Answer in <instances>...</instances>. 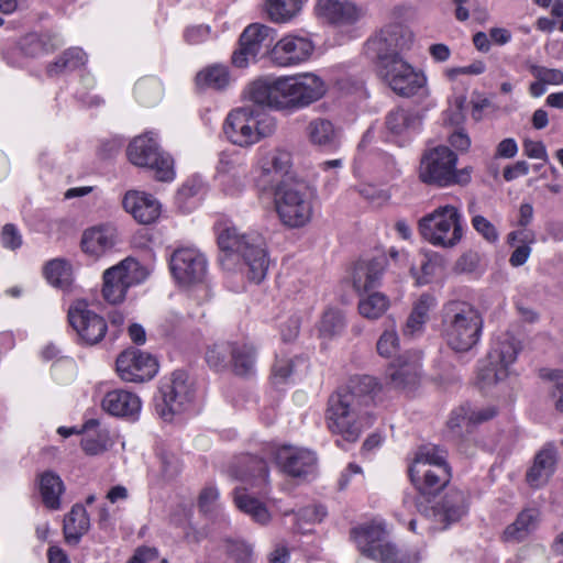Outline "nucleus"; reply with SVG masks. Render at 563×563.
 I'll return each mask as SVG.
<instances>
[{
	"instance_id": "nucleus-39",
	"label": "nucleus",
	"mask_w": 563,
	"mask_h": 563,
	"mask_svg": "<svg viewBox=\"0 0 563 563\" xmlns=\"http://www.w3.org/2000/svg\"><path fill=\"white\" fill-rule=\"evenodd\" d=\"M196 85L200 89L221 90L230 82L227 67L222 65L208 66L196 75Z\"/></svg>"
},
{
	"instance_id": "nucleus-51",
	"label": "nucleus",
	"mask_w": 563,
	"mask_h": 563,
	"mask_svg": "<svg viewBox=\"0 0 563 563\" xmlns=\"http://www.w3.org/2000/svg\"><path fill=\"white\" fill-rule=\"evenodd\" d=\"M448 427L457 437L472 431L473 424L470 421L468 405H463L452 412Z\"/></svg>"
},
{
	"instance_id": "nucleus-48",
	"label": "nucleus",
	"mask_w": 563,
	"mask_h": 563,
	"mask_svg": "<svg viewBox=\"0 0 563 563\" xmlns=\"http://www.w3.org/2000/svg\"><path fill=\"white\" fill-rule=\"evenodd\" d=\"M345 328V316L344 313L334 308H329L322 314L319 332L323 338H333L340 334Z\"/></svg>"
},
{
	"instance_id": "nucleus-29",
	"label": "nucleus",
	"mask_w": 563,
	"mask_h": 563,
	"mask_svg": "<svg viewBox=\"0 0 563 563\" xmlns=\"http://www.w3.org/2000/svg\"><path fill=\"white\" fill-rule=\"evenodd\" d=\"M117 231L111 227L91 228L84 232L81 249L85 253L99 256L115 244Z\"/></svg>"
},
{
	"instance_id": "nucleus-22",
	"label": "nucleus",
	"mask_w": 563,
	"mask_h": 563,
	"mask_svg": "<svg viewBox=\"0 0 563 563\" xmlns=\"http://www.w3.org/2000/svg\"><path fill=\"white\" fill-rule=\"evenodd\" d=\"M243 96L255 106L285 110L286 101H283L282 77H258L246 86Z\"/></svg>"
},
{
	"instance_id": "nucleus-27",
	"label": "nucleus",
	"mask_w": 563,
	"mask_h": 563,
	"mask_svg": "<svg viewBox=\"0 0 563 563\" xmlns=\"http://www.w3.org/2000/svg\"><path fill=\"white\" fill-rule=\"evenodd\" d=\"M101 406L115 417H135L140 412L141 400L131 391L114 389L104 395Z\"/></svg>"
},
{
	"instance_id": "nucleus-6",
	"label": "nucleus",
	"mask_w": 563,
	"mask_h": 563,
	"mask_svg": "<svg viewBox=\"0 0 563 563\" xmlns=\"http://www.w3.org/2000/svg\"><path fill=\"white\" fill-rule=\"evenodd\" d=\"M457 156L446 146H437L423 153L419 179L427 185L448 187L465 185L471 180L466 168L456 169Z\"/></svg>"
},
{
	"instance_id": "nucleus-47",
	"label": "nucleus",
	"mask_w": 563,
	"mask_h": 563,
	"mask_svg": "<svg viewBox=\"0 0 563 563\" xmlns=\"http://www.w3.org/2000/svg\"><path fill=\"white\" fill-rule=\"evenodd\" d=\"M235 343L220 342L210 346L206 352V361L209 366L217 371H221L231 364V357Z\"/></svg>"
},
{
	"instance_id": "nucleus-37",
	"label": "nucleus",
	"mask_w": 563,
	"mask_h": 563,
	"mask_svg": "<svg viewBox=\"0 0 563 563\" xmlns=\"http://www.w3.org/2000/svg\"><path fill=\"white\" fill-rule=\"evenodd\" d=\"M234 503L242 512L250 516L260 525H267L272 519L271 512L266 508L265 504L254 496L249 495L245 489H235Z\"/></svg>"
},
{
	"instance_id": "nucleus-24",
	"label": "nucleus",
	"mask_w": 563,
	"mask_h": 563,
	"mask_svg": "<svg viewBox=\"0 0 563 563\" xmlns=\"http://www.w3.org/2000/svg\"><path fill=\"white\" fill-rule=\"evenodd\" d=\"M420 368L421 364L418 355H401L388 368L389 384L396 389H411L420 380Z\"/></svg>"
},
{
	"instance_id": "nucleus-41",
	"label": "nucleus",
	"mask_w": 563,
	"mask_h": 563,
	"mask_svg": "<svg viewBox=\"0 0 563 563\" xmlns=\"http://www.w3.org/2000/svg\"><path fill=\"white\" fill-rule=\"evenodd\" d=\"M47 282L60 289H68L73 283L70 265L64 260H52L44 267Z\"/></svg>"
},
{
	"instance_id": "nucleus-57",
	"label": "nucleus",
	"mask_w": 563,
	"mask_h": 563,
	"mask_svg": "<svg viewBox=\"0 0 563 563\" xmlns=\"http://www.w3.org/2000/svg\"><path fill=\"white\" fill-rule=\"evenodd\" d=\"M474 229L483 235L488 242H495L498 240V232L494 224L483 216H475L472 219Z\"/></svg>"
},
{
	"instance_id": "nucleus-1",
	"label": "nucleus",
	"mask_w": 563,
	"mask_h": 563,
	"mask_svg": "<svg viewBox=\"0 0 563 563\" xmlns=\"http://www.w3.org/2000/svg\"><path fill=\"white\" fill-rule=\"evenodd\" d=\"M380 390L378 380L369 375L353 377L346 387L331 395L327 409L329 430L347 442H355L364 428L372 424L371 408Z\"/></svg>"
},
{
	"instance_id": "nucleus-9",
	"label": "nucleus",
	"mask_w": 563,
	"mask_h": 563,
	"mask_svg": "<svg viewBox=\"0 0 563 563\" xmlns=\"http://www.w3.org/2000/svg\"><path fill=\"white\" fill-rule=\"evenodd\" d=\"M419 232L435 246L452 247L462 239L461 213L452 205L438 207L419 220Z\"/></svg>"
},
{
	"instance_id": "nucleus-61",
	"label": "nucleus",
	"mask_w": 563,
	"mask_h": 563,
	"mask_svg": "<svg viewBox=\"0 0 563 563\" xmlns=\"http://www.w3.org/2000/svg\"><path fill=\"white\" fill-rule=\"evenodd\" d=\"M479 263V255L476 252H466L455 262L454 271L456 273H473Z\"/></svg>"
},
{
	"instance_id": "nucleus-23",
	"label": "nucleus",
	"mask_w": 563,
	"mask_h": 563,
	"mask_svg": "<svg viewBox=\"0 0 563 563\" xmlns=\"http://www.w3.org/2000/svg\"><path fill=\"white\" fill-rule=\"evenodd\" d=\"M275 461L285 473L299 477L313 471L317 459L310 450L284 445L276 450Z\"/></svg>"
},
{
	"instance_id": "nucleus-53",
	"label": "nucleus",
	"mask_w": 563,
	"mask_h": 563,
	"mask_svg": "<svg viewBox=\"0 0 563 563\" xmlns=\"http://www.w3.org/2000/svg\"><path fill=\"white\" fill-rule=\"evenodd\" d=\"M227 552L236 563H246L252 556V548L244 541L228 540Z\"/></svg>"
},
{
	"instance_id": "nucleus-33",
	"label": "nucleus",
	"mask_w": 563,
	"mask_h": 563,
	"mask_svg": "<svg viewBox=\"0 0 563 563\" xmlns=\"http://www.w3.org/2000/svg\"><path fill=\"white\" fill-rule=\"evenodd\" d=\"M422 117L418 111L396 108L386 115V128L393 134L399 135L416 131L421 126Z\"/></svg>"
},
{
	"instance_id": "nucleus-13",
	"label": "nucleus",
	"mask_w": 563,
	"mask_h": 563,
	"mask_svg": "<svg viewBox=\"0 0 563 563\" xmlns=\"http://www.w3.org/2000/svg\"><path fill=\"white\" fill-rule=\"evenodd\" d=\"M413 42L412 32L401 24H390L366 43V52L377 60V68L390 60L402 58L400 53L409 49Z\"/></svg>"
},
{
	"instance_id": "nucleus-55",
	"label": "nucleus",
	"mask_w": 563,
	"mask_h": 563,
	"mask_svg": "<svg viewBox=\"0 0 563 563\" xmlns=\"http://www.w3.org/2000/svg\"><path fill=\"white\" fill-rule=\"evenodd\" d=\"M531 73L537 78V80L543 82L544 85H560L563 82V71L560 69H552L534 65L531 67Z\"/></svg>"
},
{
	"instance_id": "nucleus-59",
	"label": "nucleus",
	"mask_w": 563,
	"mask_h": 563,
	"mask_svg": "<svg viewBox=\"0 0 563 563\" xmlns=\"http://www.w3.org/2000/svg\"><path fill=\"white\" fill-rule=\"evenodd\" d=\"M470 421L473 427L493 419L497 415L494 406L472 407L468 405Z\"/></svg>"
},
{
	"instance_id": "nucleus-46",
	"label": "nucleus",
	"mask_w": 563,
	"mask_h": 563,
	"mask_svg": "<svg viewBox=\"0 0 563 563\" xmlns=\"http://www.w3.org/2000/svg\"><path fill=\"white\" fill-rule=\"evenodd\" d=\"M255 350L247 344H235L231 364L236 375L246 376L253 372Z\"/></svg>"
},
{
	"instance_id": "nucleus-35",
	"label": "nucleus",
	"mask_w": 563,
	"mask_h": 563,
	"mask_svg": "<svg viewBox=\"0 0 563 563\" xmlns=\"http://www.w3.org/2000/svg\"><path fill=\"white\" fill-rule=\"evenodd\" d=\"M321 14L332 23H352L358 18V9L351 2L339 0H319Z\"/></svg>"
},
{
	"instance_id": "nucleus-11",
	"label": "nucleus",
	"mask_w": 563,
	"mask_h": 563,
	"mask_svg": "<svg viewBox=\"0 0 563 563\" xmlns=\"http://www.w3.org/2000/svg\"><path fill=\"white\" fill-rule=\"evenodd\" d=\"M126 154L133 165L155 170L157 180L170 181L174 179L173 158L159 150L158 144L150 134L134 137L128 146Z\"/></svg>"
},
{
	"instance_id": "nucleus-38",
	"label": "nucleus",
	"mask_w": 563,
	"mask_h": 563,
	"mask_svg": "<svg viewBox=\"0 0 563 563\" xmlns=\"http://www.w3.org/2000/svg\"><path fill=\"white\" fill-rule=\"evenodd\" d=\"M306 0H266L265 11L275 23H285L295 18Z\"/></svg>"
},
{
	"instance_id": "nucleus-34",
	"label": "nucleus",
	"mask_w": 563,
	"mask_h": 563,
	"mask_svg": "<svg viewBox=\"0 0 563 563\" xmlns=\"http://www.w3.org/2000/svg\"><path fill=\"white\" fill-rule=\"evenodd\" d=\"M306 133L312 145L321 147H334L338 145V131L332 122L327 119L317 118L311 120L306 128Z\"/></svg>"
},
{
	"instance_id": "nucleus-4",
	"label": "nucleus",
	"mask_w": 563,
	"mask_h": 563,
	"mask_svg": "<svg viewBox=\"0 0 563 563\" xmlns=\"http://www.w3.org/2000/svg\"><path fill=\"white\" fill-rule=\"evenodd\" d=\"M218 244L221 251L243 257L251 282L258 284L265 278L269 261L265 240L260 233L241 234L236 228H225L218 235Z\"/></svg>"
},
{
	"instance_id": "nucleus-21",
	"label": "nucleus",
	"mask_w": 563,
	"mask_h": 563,
	"mask_svg": "<svg viewBox=\"0 0 563 563\" xmlns=\"http://www.w3.org/2000/svg\"><path fill=\"white\" fill-rule=\"evenodd\" d=\"M468 509L467 495L460 489H449L439 501L430 508H424L427 517H432L435 522L446 528L453 522L459 521Z\"/></svg>"
},
{
	"instance_id": "nucleus-10",
	"label": "nucleus",
	"mask_w": 563,
	"mask_h": 563,
	"mask_svg": "<svg viewBox=\"0 0 563 563\" xmlns=\"http://www.w3.org/2000/svg\"><path fill=\"white\" fill-rule=\"evenodd\" d=\"M378 74L384 82L400 97L429 96L426 74L404 58L379 66Z\"/></svg>"
},
{
	"instance_id": "nucleus-7",
	"label": "nucleus",
	"mask_w": 563,
	"mask_h": 563,
	"mask_svg": "<svg viewBox=\"0 0 563 563\" xmlns=\"http://www.w3.org/2000/svg\"><path fill=\"white\" fill-rule=\"evenodd\" d=\"M409 475L422 495L438 493L451 479L444 452L435 446L420 448L409 468Z\"/></svg>"
},
{
	"instance_id": "nucleus-8",
	"label": "nucleus",
	"mask_w": 563,
	"mask_h": 563,
	"mask_svg": "<svg viewBox=\"0 0 563 563\" xmlns=\"http://www.w3.org/2000/svg\"><path fill=\"white\" fill-rule=\"evenodd\" d=\"M351 534L363 555L380 563H419L421 560L418 550L400 551L386 541L379 526L354 528Z\"/></svg>"
},
{
	"instance_id": "nucleus-32",
	"label": "nucleus",
	"mask_w": 563,
	"mask_h": 563,
	"mask_svg": "<svg viewBox=\"0 0 563 563\" xmlns=\"http://www.w3.org/2000/svg\"><path fill=\"white\" fill-rule=\"evenodd\" d=\"M437 299L430 294H422L413 303L412 310L402 329L405 335L413 336L422 332L429 319V312L435 307Z\"/></svg>"
},
{
	"instance_id": "nucleus-60",
	"label": "nucleus",
	"mask_w": 563,
	"mask_h": 563,
	"mask_svg": "<svg viewBox=\"0 0 563 563\" xmlns=\"http://www.w3.org/2000/svg\"><path fill=\"white\" fill-rule=\"evenodd\" d=\"M1 242L4 247L10 250H16L22 245V236L15 225L8 223L2 228Z\"/></svg>"
},
{
	"instance_id": "nucleus-49",
	"label": "nucleus",
	"mask_w": 563,
	"mask_h": 563,
	"mask_svg": "<svg viewBox=\"0 0 563 563\" xmlns=\"http://www.w3.org/2000/svg\"><path fill=\"white\" fill-rule=\"evenodd\" d=\"M271 29L262 24L249 25L240 36V44L247 46L249 52L255 51L260 54L264 41L268 37Z\"/></svg>"
},
{
	"instance_id": "nucleus-28",
	"label": "nucleus",
	"mask_w": 563,
	"mask_h": 563,
	"mask_svg": "<svg viewBox=\"0 0 563 563\" xmlns=\"http://www.w3.org/2000/svg\"><path fill=\"white\" fill-rule=\"evenodd\" d=\"M540 510L534 507L522 509L515 521L506 527L503 539L507 542H521L527 539L539 526Z\"/></svg>"
},
{
	"instance_id": "nucleus-26",
	"label": "nucleus",
	"mask_w": 563,
	"mask_h": 563,
	"mask_svg": "<svg viewBox=\"0 0 563 563\" xmlns=\"http://www.w3.org/2000/svg\"><path fill=\"white\" fill-rule=\"evenodd\" d=\"M556 449L552 443L545 444L534 456L532 466L526 474L528 484L539 488L548 483L556 466Z\"/></svg>"
},
{
	"instance_id": "nucleus-50",
	"label": "nucleus",
	"mask_w": 563,
	"mask_h": 563,
	"mask_svg": "<svg viewBox=\"0 0 563 563\" xmlns=\"http://www.w3.org/2000/svg\"><path fill=\"white\" fill-rule=\"evenodd\" d=\"M539 377L553 383L551 396L554 399L555 409L563 412V371L541 368Z\"/></svg>"
},
{
	"instance_id": "nucleus-3",
	"label": "nucleus",
	"mask_w": 563,
	"mask_h": 563,
	"mask_svg": "<svg viewBox=\"0 0 563 563\" xmlns=\"http://www.w3.org/2000/svg\"><path fill=\"white\" fill-rule=\"evenodd\" d=\"M316 189L301 179H283L275 188L274 203L280 222L290 229L306 227L314 212Z\"/></svg>"
},
{
	"instance_id": "nucleus-44",
	"label": "nucleus",
	"mask_w": 563,
	"mask_h": 563,
	"mask_svg": "<svg viewBox=\"0 0 563 563\" xmlns=\"http://www.w3.org/2000/svg\"><path fill=\"white\" fill-rule=\"evenodd\" d=\"M439 268L437 256L420 254L418 261L410 267L411 276L419 286L429 284Z\"/></svg>"
},
{
	"instance_id": "nucleus-36",
	"label": "nucleus",
	"mask_w": 563,
	"mask_h": 563,
	"mask_svg": "<svg viewBox=\"0 0 563 563\" xmlns=\"http://www.w3.org/2000/svg\"><path fill=\"white\" fill-rule=\"evenodd\" d=\"M40 493L45 507L57 510L60 508V495L65 490L62 478L52 471H46L40 475Z\"/></svg>"
},
{
	"instance_id": "nucleus-42",
	"label": "nucleus",
	"mask_w": 563,
	"mask_h": 563,
	"mask_svg": "<svg viewBox=\"0 0 563 563\" xmlns=\"http://www.w3.org/2000/svg\"><path fill=\"white\" fill-rule=\"evenodd\" d=\"M389 299L383 292H372L358 301V311L368 320L379 319L389 308Z\"/></svg>"
},
{
	"instance_id": "nucleus-14",
	"label": "nucleus",
	"mask_w": 563,
	"mask_h": 563,
	"mask_svg": "<svg viewBox=\"0 0 563 563\" xmlns=\"http://www.w3.org/2000/svg\"><path fill=\"white\" fill-rule=\"evenodd\" d=\"M170 273L177 284L184 287L202 284L208 274V261L196 247H178L169 258Z\"/></svg>"
},
{
	"instance_id": "nucleus-31",
	"label": "nucleus",
	"mask_w": 563,
	"mask_h": 563,
	"mask_svg": "<svg viewBox=\"0 0 563 563\" xmlns=\"http://www.w3.org/2000/svg\"><path fill=\"white\" fill-rule=\"evenodd\" d=\"M89 527L90 521L86 508L79 504L74 505L64 519L63 533L66 543L77 545Z\"/></svg>"
},
{
	"instance_id": "nucleus-43",
	"label": "nucleus",
	"mask_w": 563,
	"mask_h": 563,
	"mask_svg": "<svg viewBox=\"0 0 563 563\" xmlns=\"http://www.w3.org/2000/svg\"><path fill=\"white\" fill-rule=\"evenodd\" d=\"M291 167V153L285 148H274L265 154L261 159L263 174L271 173L286 174Z\"/></svg>"
},
{
	"instance_id": "nucleus-16",
	"label": "nucleus",
	"mask_w": 563,
	"mask_h": 563,
	"mask_svg": "<svg viewBox=\"0 0 563 563\" xmlns=\"http://www.w3.org/2000/svg\"><path fill=\"white\" fill-rule=\"evenodd\" d=\"M68 322L79 340L88 345L99 343L106 335L108 325L103 317L89 308L86 300H75L68 308Z\"/></svg>"
},
{
	"instance_id": "nucleus-64",
	"label": "nucleus",
	"mask_w": 563,
	"mask_h": 563,
	"mask_svg": "<svg viewBox=\"0 0 563 563\" xmlns=\"http://www.w3.org/2000/svg\"><path fill=\"white\" fill-rule=\"evenodd\" d=\"M257 55L258 54L255 51L249 52L247 46H242L240 44L239 49L232 54V64L239 68H244L250 64V62L255 60Z\"/></svg>"
},
{
	"instance_id": "nucleus-20",
	"label": "nucleus",
	"mask_w": 563,
	"mask_h": 563,
	"mask_svg": "<svg viewBox=\"0 0 563 563\" xmlns=\"http://www.w3.org/2000/svg\"><path fill=\"white\" fill-rule=\"evenodd\" d=\"M312 42L303 36L287 35L271 49L269 58L274 65L286 67L306 62L313 52Z\"/></svg>"
},
{
	"instance_id": "nucleus-40",
	"label": "nucleus",
	"mask_w": 563,
	"mask_h": 563,
	"mask_svg": "<svg viewBox=\"0 0 563 563\" xmlns=\"http://www.w3.org/2000/svg\"><path fill=\"white\" fill-rule=\"evenodd\" d=\"M98 420L90 419L84 424L85 434L81 439V448L88 455H97L106 451L108 434L106 431H97Z\"/></svg>"
},
{
	"instance_id": "nucleus-63",
	"label": "nucleus",
	"mask_w": 563,
	"mask_h": 563,
	"mask_svg": "<svg viewBox=\"0 0 563 563\" xmlns=\"http://www.w3.org/2000/svg\"><path fill=\"white\" fill-rule=\"evenodd\" d=\"M210 34V26L209 25H194L188 27L185 31V40L189 44H199L205 42Z\"/></svg>"
},
{
	"instance_id": "nucleus-5",
	"label": "nucleus",
	"mask_w": 563,
	"mask_h": 563,
	"mask_svg": "<svg viewBox=\"0 0 563 563\" xmlns=\"http://www.w3.org/2000/svg\"><path fill=\"white\" fill-rule=\"evenodd\" d=\"M276 130L275 120L251 106L231 111L224 123V133L235 145L250 146L271 136Z\"/></svg>"
},
{
	"instance_id": "nucleus-25",
	"label": "nucleus",
	"mask_w": 563,
	"mask_h": 563,
	"mask_svg": "<svg viewBox=\"0 0 563 563\" xmlns=\"http://www.w3.org/2000/svg\"><path fill=\"white\" fill-rule=\"evenodd\" d=\"M123 208L139 223L151 224L161 214V203L152 195L139 190H130L124 195Z\"/></svg>"
},
{
	"instance_id": "nucleus-17",
	"label": "nucleus",
	"mask_w": 563,
	"mask_h": 563,
	"mask_svg": "<svg viewBox=\"0 0 563 563\" xmlns=\"http://www.w3.org/2000/svg\"><path fill=\"white\" fill-rule=\"evenodd\" d=\"M159 390L162 400L157 401L156 409L165 421H172L175 415L185 411L192 400L191 385L183 372L173 373Z\"/></svg>"
},
{
	"instance_id": "nucleus-18",
	"label": "nucleus",
	"mask_w": 563,
	"mask_h": 563,
	"mask_svg": "<svg viewBox=\"0 0 563 563\" xmlns=\"http://www.w3.org/2000/svg\"><path fill=\"white\" fill-rule=\"evenodd\" d=\"M158 371L155 357L136 349L123 351L117 358V372L121 379L143 383L152 379Z\"/></svg>"
},
{
	"instance_id": "nucleus-12",
	"label": "nucleus",
	"mask_w": 563,
	"mask_h": 563,
	"mask_svg": "<svg viewBox=\"0 0 563 563\" xmlns=\"http://www.w3.org/2000/svg\"><path fill=\"white\" fill-rule=\"evenodd\" d=\"M147 271L136 260L128 257L103 273L102 296L109 303L124 300L126 290L147 277Z\"/></svg>"
},
{
	"instance_id": "nucleus-19",
	"label": "nucleus",
	"mask_w": 563,
	"mask_h": 563,
	"mask_svg": "<svg viewBox=\"0 0 563 563\" xmlns=\"http://www.w3.org/2000/svg\"><path fill=\"white\" fill-rule=\"evenodd\" d=\"M519 352V343L510 336L499 340L488 354L489 366L481 369L479 378L487 385L503 380L508 375Z\"/></svg>"
},
{
	"instance_id": "nucleus-2",
	"label": "nucleus",
	"mask_w": 563,
	"mask_h": 563,
	"mask_svg": "<svg viewBox=\"0 0 563 563\" xmlns=\"http://www.w3.org/2000/svg\"><path fill=\"white\" fill-rule=\"evenodd\" d=\"M441 335L455 352L472 350L482 335L484 319L481 311L465 300H449L440 311Z\"/></svg>"
},
{
	"instance_id": "nucleus-54",
	"label": "nucleus",
	"mask_w": 563,
	"mask_h": 563,
	"mask_svg": "<svg viewBox=\"0 0 563 563\" xmlns=\"http://www.w3.org/2000/svg\"><path fill=\"white\" fill-rule=\"evenodd\" d=\"M398 335L396 331H385L378 339L376 347L380 356L390 357L398 349Z\"/></svg>"
},
{
	"instance_id": "nucleus-15",
	"label": "nucleus",
	"mask_w": 563,
	"mask_h": 563,
	"mask_svg": "<svg viewBox=\"0 0 563 563\" xmlns=\"http://www.w3.org/2000/svg\"><path fill=\"white\" fill-rule=\"evenodd\" d=\"M283 101L286 109H298L318 101L325 92L323 80L314 74L305 73L282 77Z\"/></svg>"
},
{
	"instance_id": "nucleus-45",
	"label": "nucleus",
	"mask_w": 563,
	"mask_h": 563,
	"mask_svg": "<svg viewBox=\"0 0 563 563\" xmlns=\"http://www.w3.org/2000/svg\"><path fill=\"white\" fill-rule=\"evenodd\" d=\"M87 60L86 53L78 47L69 48L63 53V55L53 64L47 67V74L55 76L60 74L63 70H74L82 65Z\"/></svg>"
},
{
	"instance_id": "nucleus-30",
	"label": "nucleus",
	"mask_w": 563,
	"mask_h": 563,
	"mask_svg": "<svg viewBox=\"0 0 563 563\" xmlns=\"http://www.w3.org/2000/svg\"><path fill=\"white\" fill-rule=\"evenodd\" d=\"M384 267L377 260L357 262L352 271L353 288L357 292L376 287L383 276Z\"/></svg>"
},
{
	"instance_id": "nucleus-56",
	"label": "nucleus",
	"mask_w": 563,
	"mask_h": 563,
	"mask_svg": "<svg viewBox=\"0 0 563 563\" xmlns=\"http://www.w3.org/2000/svg\"><path fill=\"white\" fill-rule=\"evenodd\" d=\"M162 475L165 479L175 478L180 472V464L178 459L172 453H162L159 455Z\"/></svg>"
},
{
	"instance_id": "nucleus-58",
	"label": "nucleus",
	"mask_w": 563,
	"mask_h": 563,
	"mask_svg": "<svg viewBox=\"0 0 563 563\" xmlns=\"http://www.w3.org/2000/svg\"><path fill=\"white\" fill-rule=\"evenodd\" d=\"M126 563H168L166 559L159 560L155 548H137L133 556Z\"/></svg>"
},
{
	"instance_id": "nucleus-52",
	"label": "nucleus",
	"mask_w": 563,
	"mask_h": 563,
	"mask_svg": "<svg viewBox=\"0 0 563 563\" xmlns=\"http://www.w3.org/2000/svg\"><path fill=\"white\" fill-rule=\"evenodd\" d=\"M327 511L322 506H309L300 509L297 512V527L298 530L305 531L303 523L321 522L325 517Z\"/></svg>"
},
{
	"instance_id": "nucleus-62",
	"label": "nucleus",
	"mask_w": 563,
	"mask_h": 563,
	"mask_svg": "<svg viewBox=\"0 0 563 563\" xmlns=\"http://www.w3.org/2000/svg\"><path fill=\"white\" fill-rule=\"evenodd\" d=\"M300 330V319L297 316L289 317L286 321L280 324V335L283 341H294Z\"/></svg>"
}]
</instances>
